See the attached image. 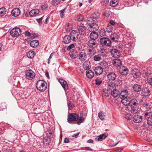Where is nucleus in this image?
<instances>
[{
    "label": "nucleus",
    "mask_w": 152,
    "mask_h": 152,
    "mask_svg": "<svg viewBox=\"0 0 152 152\" xmlns=\"http://www.w3.org/2000/svg\"><path fill=\"white\" fill-rule=\"evenodd\" d=\"M37 89L39 91L43 92L46 89L47 87V83L43 80L38 81L36 84Z\"/></svg>",
    "instance_id": "nucleus-1"
},
{
    "label": "nucleus",
    "mask_w": 152,
    "mask_h": 152,
    "mask_svg": "<svg viewBox=\"0 0 152 152\" xmlns=\"http://www.w3.org/2000/svg\"><path fill=\"white\" fill-rule=\"evenodd\" d=\"M106 54L107 52L105 50H102L98 54L94 56L93 60L96 61H99L103 58Z\"/></svg>",
    "instance_id": "nucleus-2"
},
{
    "label": "nucleus",
    "mask_w": 152,
    "mask_h": 152,
    "mask_svg": "<svg viewBox=\"0 0 152 152\" xmlns=\"http://www.w3.org/2000/svg\"><path fill=\"white\" fill-rule=\"evenodd\" d=\"M92 22L87 21V23L89 26L88 28L89 31L90 32L96 31L98 30L99 26L96 23H93Z\"/></svg>",
    "instance_id": "nucleus-3"
},
{
    "label": "nucleus",
    "mask_w": 152,
    "mask_h": 152,
    "mask_svg": "<svg viewBox=\"0 0 152 152\" xmlns=\"http://www.w3.org/2000/svg\"><path fill=\"white\" fill-rule=\"evenodd\" d=\"M26 77V79L31 80L35 77V74L31 69H28L25 72Z\"/></svg>",
    "instance_id": "nucleus-4"
},
{
    "label": "nucleus",
    "mask_w": 152,
    "mask_h": 152,
    "mask_svg": "<svg viewBox=\"0 0 152 152\" xmlns=\"http://www.w3.org/2000/svg\"><path fill=\"white\" fill-rule=\"evenodd\" d=\"M21 30L18 28H13L10 31L11 36L13 37H16L20 35L21 33Z\"/></svg>",
    "instance_id": "nucleus-5"
},
{
    "label": "nucleus",
    "mask_w": 152,
    "mask_h": 152,
    "mask_svg": "<svg viewBox=\"0 0 152 152\" xmlns=\"http://www.w3.org/2000/svg\"><path fill=\"white\" fill-rule=\"evenodd\" d=\"M100 42L101 45L104 46H110L111 45L110 40L107 37H102L100 39Z\"/></svg>",
    "instance_id": "nucleus-6"
},
{
    "label": "nucleus",
    "mask_w": 152,
    "mask_h": 152,
    "mask_svg": "<svg viewBox=\"0 0 152 152\" xmlns=\"http://www.w3.org/2000/svg\"><path fill=\"white\" fill-rule=\"evenodd\" d=\"M100 16L99 14L97 12L94 13L92 17L88 18V21L92 22L94 23H97Z\"/></svg>",
    "instance_id": "nucleus-7"
},
{
    "label": "nucleus",
    "mask_w": 152,
    "mask_h": 152,
    "mask_svg": "<svg viewBox=\"0 0 152 152\" xmlns=\"http://www.w3.org/2000/svg\"><path fill=\"white\" fill-rule=\"evenodd\" d=\"M78 30L79 33L81 35H84L85 34L86 29V27L84 26V24L81 23H78Z\"/></svg>",
    "instance_id": "nucleus-8"
},
{
    "label": "nucleus",
    "mask_w": 152,
    "mask_h": 152,
    "mask_svg": "<svg viewBox=\"0 0 152 152\" xmlns=\"http://www.w3.org/2000/svg\"><path fill=\"white\" fill-rule=\"evenodd\" d=\"M78 115L76 113H70L68 115V120L69 121H75L78 119Z\"/></svg>",
    "instance_id": "nucleus-9"
},
{
    "label": "nucleus",
    "mask_w": 152,
    "mask_h": 152,
    "mask_svg": "<svg viewBox=\"0 0 152 152\" xmlns=\"http://www.w3.org/2000/svg\"><path fill=\"white\" fill-rule=\"evenodd\" d=\"M118 71L121 75H126L128 73L129 70L126 67L124 66H121L119 68Z\"/></svg>",
    "instance_id": "nucleus-10"
},
{
    "label": "nucleus",
    "mask_w": 152,
    "mask_h": 152,
    "mask_svg": "<svg viewBox=\"0 0 152 152\" xmlns=\"http://www.w3.org/2000/svg\"><path fill=\"white\" fill-rule=\"evenodd\" d=\"M78 56L79 59L81 61H84L87 58L86 53L85 51L80 52Z\"/></svg>",
    "instance_id": "nucleus-11"
},
{
    "label": "nucleus",
    "mask_w": 152,
    "mask_h": 152,
    "mask_svg": "<svg viewBox=\"0 0 152 152\" xmlns=\"http://www.w3.org/2000/svg\"><path fill=\"white\" fill-rule=\"evenodd\" d=\"M141 95L143 96H148L150 95V91L148 87H145L141 89Z\"/></svg>",
    "instance_id": "nucleus-12"
},
{
    "label": "nucleus",
    "mask_w": 152,
    "mask_h": 152,
    "mask_svg": "<svg viewBox=\"0 0 152 152\" xmlns=\"http://www.w3.org/2000/svg\"><path fill=\"white\" fill-rule=\"evenodd\" d=\"M78 32L75 30H72L70 34V36L73 41H75L78 39Z\"/></svg>",
    "instance_id": "nucleus-13"
},
{
    "label": "nucleus",
    "mask_w": 152,
    "mask_h": 152,
    "mask_svg": "<svg viewBox=\"0 0 152 152\" xmlns=\"http://www.w3.org/2000/svg\"><path fill=\"white\" fill-rule=\"evenodd\" d=\"M110 53L112 56L114 58H118L121 55L120 53L119 50L115 49L111 50Z\"/></svg>",
    "instance_id": "nucleus-14"
},
{
    "label": "nucleus",
    "mask_w": 152,
    "mask_h": 152,
    "mask_svg": "<svg viewBox=\"0 0 152 152\" xmlns=\"http://www.w3.org/2000/svg\"><path fill=\"white\" fill-rule=\"evenodd\" d=\"M133 120L135 123H140L142 121V117L140 115H136L133 116Z\"/></svg>",
    "instance_id": "nucleus-15"
},
{
    "label": "nucleus",
    "mask_w": 152,
    "mask_h": 152,
    "mask_svg": "<svg viewBox=\"0 0 152 152\" xmlns=\"http://www.w3.org/2000/svg\"><path fill=\"white\" fill-rule=\"evenodd\" d=\"M94 40L92 39L90 40L87 42L88 46L91 48H94L97 45V42Z\"/></svg>",
    "instance_id": "nucleus-16"
},
{
    "label": "nucleus",
    "mask_w": 152,
    "mask_h": 152,
    "mask_svg": "<svg viewBox=\"0 0 152 152\" xmlns=\"http://www.w3.org/2000/svg\"><path fill=\"white\" fill-rule=\"evenodd\" d=\"M20 11L19 8H15L11 12L12 15L14 17H17L20 14Z\"/></svg>",
    "instance_id": "nucleus-17"
},
{
    "label": "nucleus",
    "mask_w": 152,
    "mask_h": 152,
    "mask_svg": "<svg viewBox=\"0 0 152 152\" xmlns=\"http://www.w3.org/2000/svg\"><path fill=\"white\" fill-rule=\"evenodd\" d=\"M107 78L110 80L113 81L114 80L116 77L115 74L113 72L109 73L107 75Z\"/></svg>",
    "instance_id": "nucleus-18"
},
{
    "label": "nucleus",
    "mask_w": 152,
    "mask_h": 152,
    "mask_svg": "<svg viewBox=\"0 0 152 152\" xmlns=\"http://www.w3.org/2000/svg\"><path fill=\"white\" fill-rule=\"evenodd\" d=\"M130 99H128L127 97L122 99L121 100L122 103L124 105L128 106L127 107V109L129 107Z\"/></svg>",
    "instance_id": "nucleus-19"
},
{
    "label": "nucleus",
    "mask_w": 152,
    "mask_h": 152,
    "mask_svg": "<svg viewBox=\"0 0 152 152\" xmlns=\"http://www.w3.org/2000/svg\"><path fill=\"white\" fill-rule=\"evenodd\" d=\"M146 118H149L152 116V109L149 108L146 109L145 113L144 115Z\"/></svg>",
    "instance_id": "nucleus-20"
},
{
    "label": "nucleus",
    "mask_w": 152,
    "mask_h": 152,
    "mask_svg": "<svg viewBox=\"0 0 152 152\" xmlns=\"http://www.w3.org/2000/svg\"><path fill=\"white\" fill-rule=\"evenodd\" d=\"M72 39L70 36L66 35L63 38V42L65 44H68L70 42Z\"/></svg>",
    "instance_id": "nucleus-21"
},
{
    "label": "nucleus",
    "mask_w": 152,
    "mask_h": 152,
    "mask_svg": "<svg viewBox=\"0 0 152 152\" xmlns=\"http://www.w3.org/2000/svg\"><path fill=\"white\" fill-rule=\"evenodd\" d=\"M107 136V134L105 133L101 134L95 138L96 141H102L103 140L106 138Z\"/></svg>",
    "instance_id": "nucleus-22"
},
{
    "label": "nucleus",
    "mask_w": 152,
    "mask_h": 152,
    "mask_svg": "<svg viewBox=\"0 0 152 152\" xmlns=\"http://www.w3.org/2000/svg\"><path fill=\"white\" fill-rule=\"evenodd\" d=\"M119 94L120 98L122 99L127 97L129 95L128 91L126 90L122 91Z\"/></svg>",
    "instance_id": "nucleus-23"
},
{
    "label": "nucleus",
    "mask_w": 152,
    "mask_h": 152,
    "mask_svg": "<svg viewBox=\"0 0 152 152\" xmlns=\"http://www.w3.org/2000/svg\"><path fill=\"white\" fill-rule=\"evenodd\" d=\"M59 82L65 90L68 89V85L65 81L63 79H60Z\"/></svg>",
    "instance_id": "nucleus-24"
},
{
    "label": "nucleus",
    "mask_w": 152,
    "mask_h": 152,
    "mask_svg": "<svg viewBox=\"0 0 152 152\" xmlns=\"http://www.w3.org/2000/svg\"><path fill=\"white\" fill-rule=\"evenodd\" d=\"M138 104V102L136 99H130L129 107L130 108V107H132V106L135 107L137 106Z\"/></svg>",
    "instance_id": "nucleus-25"
},
{
    "label": "nucleus",
    "mask_w": 152,
    "mask_h": 152,
    "mask_svg": "<svg viewBox=\"0 0 152 152\" xmlns=\"http://www.w3.org/2000/svg\"><path fill=\"white\" fill-rule=\"evenodd\" d=\"M133 89L135 92H139L141 91L142 87L140 85L138 84H134L132 86Z\"/></svg>",
    "instance_id": "nucleus-26"
},
{
    "label": "nucleus",
    "mask_w": 152,
    "mask_h": 152,
    "mask_svg": "<svg viewBox=\"0 0 152 152\" xmlns=\"http://www.w3.org/2000/svg\"><path fill=\"white\" fill-rule=\"evenodd\" d=\"M39 13V10L37 9L31 10L29 12V14L31 17H34L36 16Z\"/></svg>",
    "instance_id": "nucleus-27"
},
{
    "label": "nucleus",
    "mask_w": 152,
    "mask_h": 152,
    "mask_svg": "<svg viewBox=\"0 0 152 152\" xmlns=\"http://www.w3.org/2000/svg\"><path fill=\"white\" fill-rule=\"evenodd\" d=\"M90 37L91 39L95 40L98 38V34L96 31L91 32Z\"/></svg>",
    "instance_id": "nucleus-28"
},
{
    "label": "nucleus",
    "mask_w": 152,
    "mask_h": 152,
    "mask_svg": "<svg viewBox=\"0 0 152 152\" xmlns=\"http://www.w3.org/2000/svg\"><path fill=\"white\" fill-rule=\"evenodd\" d=\"M94 71L96 75H99L103 72V70L101 66H97L95 68Z\"/></svg>",
    "instance_id": "nucleus-29"
},
{
    "label": "nucleus",
    "mask_w": 152,
    "mask_h": 152,
    "mask_svg": "<svg viewBox=\"0 0 152 152\" xmlns=\"http://www.w3.org/2000/svg\"><path fill=\"white\" fill-rule=\"evenodd\" d=\"M126 110H128L130 111L132 113H137L139 111L138 108L137 107V106L135 107L132 106V107H131L130 108L129 107L128 109H126Z\"/></svg>",
    "instance_id": "nucleus-30"
},
{
    "label": "nucleus",
    "mask_w": 152,
    "mask_h": 152,
    "mask_svg": "<svg viewBox=\"0 0 152 152\" xmlns=\"http://www.w3.org/2000/svg\"><path fill=\"white\" fill-rule=\"evenodd\" d=\"M86 75L89 78H92L94 76V73L90 70H88L86 71Z\"/></svg>",
    "instance_id": "nucleus-31"
},
{
    "label": "nucleus",
    "mask_w": 152,
    "mask_h": 152,
    "mask_svg": "<svg viewBox=\"0 0 152 152\" xmlns=\"http://www.w3.org/2000/svg\"><path fill=\"white\" fill-rule=\"evenodd\" d=\"M113 64L116 66H120L122 64V61L119 59L117 58L113 60Z\"/></svg>",
    "instance_id": "nucleus-32"
},
{
    "label": "nucleus",
    "mask_w": 152,
    "mask_h": 152,
    "mask_svg": "<svg viewBox=\"0 0 152 152\" xmlns=\"http://www.w3.org/2000/svg\"><path fill=\"white\" fill-rule=\"evenodd\" d=\"M39 44L38 41L37 40H34L31 41L30 43V46L33 48L37 47Z\"/></svg>",
    "instance_id": "nucleus-33"
},
{
    "label": "nucleus",
    "mask_w": 152,
    "mask_h": 152,
    "mask_svg": "<svg viewBox=\"0 0 152 152\" xmlns=\"http://www.w3.org/2000/svg\"><path fill=\"white\" fill-rule=\"evenodd\" d=\"M119 94V91L116 88L111 91V94L114 97H117Z\"/></svg>",
    "instance_id": "nucleus-34"
},
{
    "label": "nucleus",
    "mask_w": 152,
    "mask_h": 152,
    "mask_svg": "<svg viewBox=\"0 0 152 152\" xmlns=\"http://www.w3.org/2000/svg\"><path fill=\"white\" fill-rule=\"evenodd\" d=\"M140 103L141 104L143 105L144 107L146 108V109H148V108H149L150 105L148 103L146 102L145 100H142L140 101Z\"/></svg>",
    "instance_id": "nucleus-35"
},
{
    "label": "nucleus",
    "mask_w": 152,
    "mask_h": 152,
    "mask_svg": "<svg viewBox=\"0 0 152 152\" xmlns=\"http://www.w3.org/2000/svg\"><path fill=\"white\" fill-rule=\"evenodd\" d=\"M107 89L111 91L116 88L115 86L113 83L107 84Z\"/></svg>",
    "instance_id": "nucleus-36"
},
{
    "label": "nucleus",
    "mask_w": 152,
    "mask_h": 152,
    "mask_svg": "<svg viewBox=\"0 0 152 152\" xmlns=\"http://www.w3.org/2000/svg\"><path fill=\"white\" fill-rule=\"evenodd\" d=\"M110 38L112 40L115 42H117L118 41V36L116 33H113L110 36Z\"/></svg>",
    "instance_id": "nucleus-37"
},
{
    "label": "nucleus",
    "mask_w": 152,
    "mask_h": 152,
    "mask_svg": "<svg viewBox=\"0 0 152 152\" xmlns=\"http://www.w3.org/2000/svg\"><path fill=\"white\" fill-rule=\"evenodd\" d=\"M46 134L48 137L52 138L53 137L54 135L53 134V131L48 130L46 132Z\"/></svg>",
    "instance_id": "nucleus-38"
},
{
    "label": "nucleus",
    "mask_w": 152,
    "mask_h": 152,
    "mask_svg": "<svg viewBox=\"0 0 152 152\" xmlns=\"http://www.w3.org/2000/svg\"><path fill=\"white\" fill-rule=\"evenodd\" d=\"M101 67L103 68L106 69L108 66V63L105 61H103L100 63Z\"/></svg>",
    "instance_id": "nucleus-39"
},
{
    "label": "nucleus",
    "mask_w": 152,
    "mask_h": 152,
    "mask_svg": "<svg viewBox=\"0 0 152 152\" xmlns=\"http://www.w3.org/2000/svg\"><path fill=\"white\" fill-rule=\"evenodd\" d=\"M35 52L34 51H29L28 52L27 54V57L30 58H33L34 56Z\"/></svg>",
    "instance_id": "nucleus-40"
},
{
    "label": "nucleus",
    "mask_w": 152,
    "mask_h": 152,
    "mask_svg": "<svg viewBox=\"0 0 152 152\" xmlns=\"http://www.w3.org/2000/svg\"><path fill=\"white\" fill-rule=\"evenodd\" d=\"M88 62L87 61H85L83 64V67L84 69L86 70H89L90 66L88 64Z\"/></svg>",
    "instance_id": "nucleus-41"
},
{
    "label": "nucleus",
    "mask_w": 152,
    "mask_h": 152,
    "mask_svg": "<svg viewBox=\"0 0 152 152\" xmlns=\"http://www.w3.org/2000/svg\"><path fill=\"white\" fill-rule=\"evenodd\" d=\"M118 3V1L117 0H111L110 1V4L112 7L116 6Z\"/></svg>",
    "instance_id": "nucleus-42"
},
{
    "label": "nucleus",
    "mask_w": 152,
    "mask_h": 152,
    "mask_svg": "<svg viewBox=\"0 0 152 152\" xmlns=\"http://www.w3.org/2000/svg\"><path fill=\"white\" fill-rule=\"evenodd\" d=\"M69 55L70 57L73 59H75L77 56V54L76 52L72 51L70 52Z\"/></svg>",
    "instance_id": "nucleus-43"
},
{
    "label": "nucleus",
    "mask_w": 152,
    "mask_h": 152,
    "mask_svg": "<svg viewBox=\"0 0 152 152\" xmlns=\"http://www.w3.org/2000/svg\"><path fill=\"white\" fill-rule=\"evenodd\" d=\"M7 11L6 9L4 7L0 8V16H4Z\"/></svg>",
    "instance_id": "nucleus-44"
},
{
    "label": "nucleus",
    "mask_w": 152,
    "mask_h": 152,
    "mask_svg": "<svg viewBox=\"0 0 152 152\" xmlns=\"http://www.w3.org/2000/svg\"><path fill=\"white\" fill-rule=\"evenodd\" d=\"M99 35L102 37L106 36L107 35V33L105 30L104 29H101L99 31Z\"/></svg>",
    "instance_id": "nucleus-45"
},
{
    "label": "nucleus",
    "mask_w": 152,
    "mask_h": 152,
    "mask_svg": "<svg viewBox=\"0 0 152 152\" xmlns=\"http://www.w3.org/2000/svg\"><path fill=\"white\" fill-rule=\"evenodd\" d=\"M113 26L110 24L107 25L106 28L107 32L109 33L112 32L113 30Z\"/></svg>",
    "instance_id": "nucleus-46"
},
{
    "label": "nucleus",
    "mask_w": 152,
    "mask_h": 152,
    "mask_svg": "<svg viewBox=\"0 0 152 152\" xmlns=\"http://www.w3.org/2000/svg\"><path fill=\"white\" fill-rule=\"evenodd\" d=\"M89 53L91 57L94 56L96 53V50L94 48H92L89 49Z\"/></svg>",
    "instance_id": "nucleus-47"
},
{
    "label": "nucleus",
    "mask_w": 152,
    "mask_h": 152,
    "mask_svg": "<svg viewBox=\"0 0 152 152\" xmlns=\"http://www.w3.org/2000/svg\"><path fill=\"white\" fill-rule=\"evenodd\" d=\"M65 28L66 31H70L72 29L71 24L68 23H67L65 26Z\"/></svg>",
    "instance_id": "nucleus-48"
},
{
    "label": "nucleus",
    "mask_w": 152,
    "mask_h": 152,
    "mask_svg": "<svg viewBox=\"0 0 152 152\" xmlns=\"http://www.w3.org/2000/svg\"><path fill=\"white\" fill-rule=\"evenodd\" d=\"M85 118L82 116H80L79 118L78 117L77 123L78 124L80 125L81 123L83 122Z\"/></svg>",
    "instance_id": "nucleus-49"
},
{
    "label": "nucleus",
    "mask_w": 152,
    "mask_h": 152,
    "mask_svg": "<svg viewBox=\"0 0 152 152\" xmlns=\"http://www.w3.org/2000/svg\"><path fill=\"white\" fill-rule=\"evenodd\" d=\"M132 75L134 78H137L139 77L140 75V73L139 71L136 72H133Z\"/></svg>",
    "instance_id": "nucleus-50"
},
{
    "label": "nucleus",
    "mask_w": 152,
    "mask_h": 152,
    "mask_svg": "<svg viewBox=\"0 0 152 152\" xmlns=\"http://www.w3.org/2000/svg\"><path fill=\"white\" fill-rule=\"evenodd\" d=\"M60 2V0H53L52 2V4L53 5L56 6L59 4Z\"/></svg>",
    "instance_id": "nucleus-51"
},
{
    "label": "nucleus",
    "mask_w": 152,
    "mask_h": 152,
    "mask_svg": "<svg viewBox=\"0 0 152 152\" xmlns=\"http://www.w3.org/2000/svg\"><path fill=\"white\" fill-rule=\"evenodd\" d=\"M67 105L69 110H71L73 107V105L71 104V102L70 101H67Z\"/></svg>",
    "instance_id": "nucleus-52"
},
{
    "label": "nucleus",
    "mask_w": 152,
    "mask_h": 152,
    "mask_svg": "<svg viewBox=\"0 0 152 152\" xmlns=\"http://www.w3.org/2000/svg\"><path fill=\"white\" fill-rule=\"evenodd\" d=\"M98 116L101 120H103L104 118V115L102 112H100L98 113Z\"/></svg>",
    "instance_id": "nucleus-53"
},
{
    "label": "nucleus",
    "mask_w": 152,
    "mask_h": 152,
    "mask_svg": "<svg viewBox=\"0 0 152 152\" xmlns=\"http://www.w3.org/2000/svg\"><path fill=\"white\" fill-rule=\"evenodd\" d=\"M77 20L78 21H83L84 19L83 15H80L77 16Z\"/></svg>",
    "instance_id": "nucleus-54"
},
{
    "label": "nucleus",
    "mask_w": 152,
    "mask_h": 152,
    "mask_svg": "<svg viewBox=\"0 0 152 152\" xmlns=\"http://www.w3.org/2000/svg\"><path fill=\"white\" fill-rule=\"evenodd\" d=\"M147 123L149 125L152 126V118H148L147 120Z\"/></svg>",
    "instance_id": "nucleus-55"
},
{
    "label": "nucleus",
    "mask_w": 152,
    "mask_h": 152,
    "mask_svg": "<svg viewBox=\"0 0 152 152\" xmlns=\"http://www.w3.org/2000/svg\"><path fill=\"white\" fill-rule=\"evenodd\" d=\"M96 84L97 85H99L101 83L102 81L100 78H97L95 80Z\"/></svg>",
    "instance_id": "nucleus-56"
},
{
    "label": "nucleus",
    "mask_w": 152,
    "mask_h": 152,
    "mask_svg": "<svg viewBox=\"0 0 152 152\" xmlns=\"http://www.w3.org/2000/svg\"><path fill=\"white\" fill-rule=\"evenodd\" d=\"M125 118L127 120H130L132 118V116L130 114L128 113L125 115Z\"/></svg>",
    "instance_id": "nucleus-57"
},
{
    "label": "nucleus",
    "mask_w": 152,
    "mask_h": 152,
    "mask_svg": "<svg viewBox=\"0 0 152 152\" xmlns=\"http://www.w3.org/2000/svg\"><path fill=\"white\" fill-rule=\"evenodd\" d=\"M75 47L74 45L73 44H71L70 45H69L67 48V50H70L74 48Z\"/></svg>",
    "instance_id": "nucleus-58"
},
{
    "label": "nucleus",
    "mask_w": 152,
    "mask_h": 152,
    "mask_svg": "<svg viewBox=\"0 0 152 152\" xmlns=\"http://www.w3.org/2000/svg\"><path fill=\"white\" fill-rule=\"evenodd\" d=\"M65 10H66V9L64 8V9H63V10H61V12L60 13V15L61 17V18H63V16H64V13L65 12Z\"/></svg>",
    "instance_id": "nucleus-59"
},
{
    "label": "nucleus",
    "mask_w": 152,
    "mask_h": 152,
    "mask_svg": "<svg viewBox=\"0 0 152 152\" xmlns=\"http://www.w3.org/2000/svg\"><path fill=\"white\" fill-rule=\"evenodd\" d=\"M48 7V6L47 4H45L43 5H42L41 6V9L42 10H44L45 9L47 8Z\"/></svg>",
    "instance_id": "nucleus-60"
},
{
    "label": "nucleus",
    "mask_w": 152,
    "mask_h": 152,
    "mask_svg": "<svg viewBox=\"0 0 152 152\" xmlns=\"http://www.w3.org/2000/svg\"><path fill=\"white\" fill-rule=\"evenodd\" d=\"M109 23L110 24H109L111 25V26H113L115 24V21L111 20L109 21Z\"/></svg>",
    "instance_id": "nucleus-61"
},
{
    "label": "nucleus",
    "mask_w": 152,
    "mask_h": 152,
    "mask_svg": "<svg viewBox=\"0 0 152 152\" xmlns=\"http://www.w3.org/2000/svg\"><path fill=\"white\" fill-rule=\"evenodd\" d=\"M44 16H43V17H42L40 18H39V19H37V20L38 22L39 23H42V18Z\"/></svg>",
    "instance_id": "nucleus-62"
},
{
    "label": "nucleus",
    "mask_w": 152,
    "mask_h": 152,
    "mask_svg": "<svg viewBox=\"0 0 152 152\" xmlns=\"http://www.w3.org/2000/svg\"><path fill=\"white\" fill-rule=\"evenodd\" d=\"M79 134L80 132H78L76 134H74L72 136V137H75V138H76L77 137Z\"/></svg>",
    "instance_id": "nucleus-63"
},
{
    "label": "nucleus",
    "mask_w": 152,
    "mask_h": 152,
    "mask_svg": "<svg viewBox=\"0 0 152 152\" xmlns=\"http://www.w3.org/2000/svg\"><path fill=\"white\" fill-rule=\"evenodd\" d=\"M3 150V152H10V150L9 149L4 148Z\"/></svg>",
    "instance_id": "nucleus-64"
}]
</instances>
